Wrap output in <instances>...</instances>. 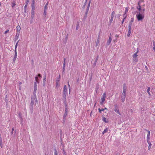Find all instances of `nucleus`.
Here are the masks:
<instances>
[{"instance_id":"nucleus-52","label":"nucleus","mask_w":155,"mask_h":155,"mask_svg":"<svg viewBox=\"0 0 155 155\" xmlns=\"http://www.w3.org/2000/svg\"><path fill=\"white\" fill-rule=\"evenodd\" d=\"M142 7H141L140 8H138V10H139L140 11H141V9H142Z\"/></svg>"},{"instance_id":"nucleus-22","label":"nucleus","mask_w":155,"mask_h":155,"mask_svg":"<svg viewBox=\"0 0 155 155\" xmlns=\"http://www.w3.org/2000/svg\"><path fill=\"white\" fill-rule=\"evenodd\" d=\"M150 87H148L147 88V92L148 93V94H149V95H150Z\"/></svg>"},{"instance_id":"nucleus-49","label":"nucleus","mask_w":155,"mask_h":155,"mask_svg":"<svg viewBox=\"0 0 155 155\" xmlns=\"http://www.w3.org/2000/svg\"><path fill=\"white\" fill-rule=\"evenodd\" d=\"M69 81L68 82V88H69V91H70V84H69Z\"/></svg>"},{"instance_id":"nucleus-20","label":"nucleus","mask_w":155,"mask_h":155,"mask_svg":"<svg viewBox=\"0 0 155 155\" xmlns=\"http://www.w3.org/2000/svg\"><path fill=\"white\" fill-rule=\"evenodd\" d=\"M35 82H36V83H39V80L37 76H36L35 77Z\"/></svg>"},{"instance_id":"nucleus-11","label":"nucleus","mask_w":155,"mask_h":155,"mask_svg":"<svg viewBox=\"0 0 155 155\" xmlns=\"http://www.w3.org/2000/svg\"><path fill=\"white\" fill-rule=\"evenodd\" d=\"M21 28L20 26L18 25L16 27V29L17 31V33L18 34Z\"/></svg>"},{"instance_id":"nucleus-50","label":"nucleus","mask_w":155,"mask_h":155,"mask_svg":"<svg viewBox=\"0 0 155 155\" xmlns=\"http://www.w3.org/2000/svg\"><path fill=\"white\" fill-rule=\"evenodd\" d=\"M31 11H34L35 9V7H31Z\"/></svg>"},{"instance_id":"nucleus-1","label":"nucleus","mask_w":155,"mask_h":155,"mask_svg":"<svg viewBox=\"0 0 155 155\" xmlns=\"http://www.w3.org/2000/svg\"><path fill=\"white\" fill-rule=\"evenodd\" d=\"M138 14L136 15V17L138 21H141L143 19L144 15L141 13L140 12H137Z\"/></svg>"},{"instance_id":"nucleus-51","label":"nucleus","mask_w":155,"mask_h":155,"mask_svg":"<svg viewBox=\"0 0 155 155\" xmlns=\"http://www.w3.org/2000/svg\"><path fill=\"white\" fill-rule=\"evenodd\" d=\"M37 83L36 82H35L34 83V87H37Z\"/></svg>"},{"instance_id":"nucleus-30","label":"nucleus","mask_w":155,"mask_h":155,"mask_svg":"<svg viewBox=\"0 0 155 155\" xmlns=\"http://www.w3.org/2000/svg\"><path fill=\"white\" fill-rule=\"evenodd\" d=\"M138 6H137V9H138V8H140L141 7L140 5V2H138Z\"/></svg>"},{"instance_id":"nucleus-25","label":"nucleus","mask_w":155,"mask_h":155,"mask_svg":"<svg viewBox=\"0 0 155 155\" xmlns=\"http://www.w3.org/2000/svg\"><path fill=\"white\" fill-rule=\"evenodd\" d=\"M44 17L45 18L46 15V10H44V12L43 13Z\"/></svg>"},{"instance_id":"nucleus-14","label":"nucleus","mask_w":155,"mask_h":155,"mask_svg":"<svg viewBox=\"0 0 155 155\" xmlns=\"http://www.w3.org/2000/svg\"><path fill=\"white\" fill-rule=\"evenodd\" d=\"M114 111L117 114H119V115H120V114L119 112V110L118 109V108H115L114 109Z\"/></svg>"},{"instance_id":"nucleus-5","label":"nucleus","mask_w":155,"mask_h":155,"mask_svg":"<svg viewBox=\"0 0 155 155\" xmlns=\"http://www.w3.org/2000/svg\"><path fill=\"white\" fill-rule=\"evenodd\" d=\"M126 98V94H122L121 96V100L122 102H124L125 101Z\"/></svg>"},{"instance_id":"nucleus-26","label":"nucleus","mask_w":155,"mask_h":155,"mask_svg":"<svg viewBox=\"0 0 155 155\" xmlns=\"http://www.w3.org/2000/svg\"><path fill=\"white\" fill-rule=\"evenodd\" d=\"M79 23L78 22L77 23V26L76 27V30H78L79 26Z\"/></svg>"},{"instance_id":"nucleus-8","label":"nucleus","mask_w":155,"mask_h":155,"mask_svg":"<svg viewBox=\"0 0 155 155\" xmlns=\"http://www.w3.org/2000/svg\"><path fill=\"white\" fill-rule=\"evenodd\" d=\"M111 34H110V37H109V39H108V40L107 41V45H110V43L111 42V41L112 40V38L111 37Z\"/></svg>"},{"instance_id":"nucleus-19","label":"nucleus","mask_w":155,"mask_h":155,"mask_svg":"<svg viewBox=\"0 0 155 155\" xmlns=\"http://www.w3.org/2000/svg\"><path fill=\"white\" fill-rule=\"evenodd\" d=\"M89 7H87V10H86V12H85V16H86V17L87 16V13H88V11L89 10Z\"/></svg>"},{"instance_id":"nucleus-10","label":"nucleus","mask_w":155,"mask_h":155,"mask_svg":"<svg viewBox=\"0 0 155 155\" xmlns=\"http://www.w3.org/2000/svg\"><path fill=\"white\" fill-rule=\"evenodd\" d=\"M150 131H148V134L147 136V141H149L150 140Z\"/></svg>"},{"instance_id":"nucleus-21","label":"nucleus","mask_w":155,"mask_h":155,"mask_svg":"<svg viewBox=\"0 0 155 155\" xmlns=\"http://www.w3.org/2000/svg\"><path fill=\"white\" fill-rule=\"evenodd\" d=\"M132 23L130 22L128 26V29H131V26H132Z\"/></svg>"},{"instance_id":"nucleus-39","label":"nucleus","mask_w":155,"mask_h":155,"mask_svg":"<svg viewBox=\"0 0 155 155\" xmlns=\"http://www.w3.org/2000/svg\"><path fill=\"white\" fill-rule=\"evenodd\" d=\"M65 61H66V58H64V59L63 65H64V66H65V64H66Z\"/></svg>"},{"instance_id":"nucleus-44","label":"nucleus","mask_w":155,"mask_h":155,"mask_svg":"<svg viewBox=\"0 0 155 155\" xmlns=\"http://www.w3.org/2000/svg\"><path fill=\"white\" fill-rule=\"evenodd\" d=\"M106 118H105V117H104L103 118V120L106 123H107V122L106 121Z\"/></svg>"},{"instance_id":"nucleus-56","label":"nucleus","mask_w":155,"mask_h":155,"mask_svg":"<svg viewBox=\"0 0 155 155\" xmlns=\"http://www.w3.org/2000/svg\"><path fill=\"white\" fill-rule=\"evenodd\" d=\"M63 151L64 152L63 155H66V154H65V150L64 149L63 150Z\"/></svg>"},{"instance_id":"nucleus-16","label":"nucleus","mask_w":155,"mask_h":155,"mask_svg":"<svg viewBox=\"0 0 155 155\" xmlns=\"http://www.w3.org/2000/svg\"><path fill=\"white\" fill-rule=\"evenodd\" d=\"M108 130V128H106L105 129L104 131H103V133H102V134H104L105 133H106V132H107Z\"/></svg>"},{"instance_id":"nucleus-34","label":"nucleus","mask_w":155,"mask_h":155,"mask_svg":"<svg viewBox=\"0 0 155 155\" xmlns=\"http://www.w3.org/2000/svg\"><path fill=\"white\" fill-rule=\"evenodd\" d=\"M18 116H19V117H20L21 118V119H22V114L21 113H19L18 114Z\"/></svg>"},{"instance_id":"nucleus-61","label":"nucleus","mask_w":155,"mask_h":155,"mask_svg":"<svg viewBox=\"0 0 155 155\" xmlns=\"http://www.w3.org/2000/svg\"><path fill=\"white\" fill-rule=\"evenodd\" d=\"M31 7H35V4H31Z\"/></svg>"},{"instance_id":"nucleus-57","label":"nucleus","mask_w":155,"mask_h":155,"mask_svg":"<svg viewBox=\"0 0 155 155\" xmlns=\"http://www.w3.org/2000/svg\"><path fill=\"white\" fill-rule=\"evenodd\" d=\"M31 4H35V1L34 0H32Z\"/></svg>"},{"instance_id":"nucleus-6","label":"nucleus","mask_w":155,"mask_h":155,"mask_svg":"<svg viewBox=\"0 0 155 155\" xmlns=\"http://www.w3.org/2000/svg\"><path fill=\"white\" fill-rule=\"evenodd\" d=\"M31 101H33V102H37L36 97L35 95L32 96L31 97Z\"/></svg>"},{"instance_id":"nucleus-40","label":"nucleus","mask_w":155,"mask_h":155,"mask_svg":"<svg viewBox=\"0 0 155 155\" xmlns=\"http://www.w3.org/2000/svg\"><path fill=\"white\" fill-rule=\"evenodd\" d=\"M27 4L25 5L24 7V11L25 12H26V7H27Z\"/></svg>"},{"instance_id":"nucleus-64","label":"nucleus","mask_w":155,"mask_h":155,"mask_svg":"<svg viewBox=\"0 0 155 155\" xmlns=\"http://www.w3.org/2000/svg\"><path fill=\"white\" fill-rule=\"evenodd\" d=\"M126 18V16H125V17H124V18L123 19V21H123V22L124 21V20Z\"/></svg>"},{"instance_id":"nucleus-33","label":"nucleus","mask_w":155,"mask_h":155,"mask_svg":"<svg viewBox=\"0 0 155 155\" xmlns=\"http://www.w3.org/2000/svg\"><path fill=\"white\" fill-rule=\"evenodd\" d=\"M15 5H16V4H15V2H13L12 3V8H13Z\"/></svg>"},{"instance_id":"nucleus-45","label":"nucleus","mask_w":155,"mask_h":155,"mask_svg":"<svg viewBox=\"0 0 155 155\" xmlns=\"http://www.w3.org/2000/svg\"><path fill=\"white\" fill-rule=\"evenodd\" d=\"M18 42L16 43V45L15 46V50L16 51V48H17V44H18Z\"/></svg>"},{"instance_id":"nucleus-12","label":"nucleus","mask_w":155,"mask_h":155,"mask_svg":"<svg viewBox=\"0 0 155 155\" xmlns=\"http://www.w3.org/2000/svg\"><path fill=\"white\" fill-rule=\"evenodd\" d=\"M67 114H68V109H67V108H65V113H64V118L65 117Z\"/></svg>"},{"instance_id":"nucleus-17","label":"nucleus","mask_w":155,"mask_h":155,"mask_svg":"<svg viewBox=\"0 0 155 155\" xmlns=\"http://www.w3.org/2000/svg\"><path fill=\"white\" fill-rule=\"evenodd\" d=\"M145 11V9L144 7H142V8L141 11V13L143 14H144V12Z\"/></svg>"},{"instance_id":"nucleus-63","label":"nucleus","mask_w":155,"mask_h":155,"mask_svg":"<svg viewBox=\"0 0 155 155\" xmlns=\"http://www.w3.org/2000/svg\"><path fill=\"white\" fill-rule=\"evenodd\" d=\"M114 16V15H111V18H113Z\"/></svg>"},{"instance_id":"nucleus-27","label":"nucleus","mask_w":155,"mask_h":155,"mask_svg":"<svg viewBox=\"0 0 155 155\" xmlns=\"http://www.w3.org/2000/svg\"><path fill=\"white\" fill-rule=\"evenodd\" d=\"M48 4V2H47L46 5H45L44 7V10H47V6Z\"/></svg>"},{"instance_id":"nucleus-47","label":"nucleus","mask_w":155,"mask_h":155,"mask_svg":"<svg viewBox=\"0 0 155 155\" xmlns=\"http://www.w3.org/2000/svg\"><path fill=\"white\" fill-rule=\"evenodd\" d=\"M134 20V18H132L131 19L130 21V22L132 23L133 22Z\"/></svg>"},{"instance_id":"nucleus-59","label":"nucleus","mask_w":155,"mask_h":155,"mask_svg":"<svg viewBox=\"0 0 155 155\" xmlns=\"http://www.w3.org/2000/svg\"><path fill=\"white\" fill-rule=\"evenodd\" d=\"M34 91H35L37 90V87H34Z\"/></svg>"},{"instance_id":"nucleus-3","label":"nucleus","mask_w":155,"mask_h":155,"mask_svg":"<svg viewBox=\"0 0 155 155\" xmlns=\"http://www.w3.org/2000/svg\"><path fill=\"white\" fill-rule=\"evenodd\" d=\"M106 97V93L105 92L103 94L101 97V103H100L101 105H102L103 104V103L104 101L105 100V98Z\"/></svg>"},{"instance_id":"nucleus-43","label":"nucleus","mask_w":155,"mask_h":155,"mask_svg":"<svg viewBox=\"0 0 155 155\" xmlns=\"http://www.w3.org/2000/svg\"><path fill=\"white\" fill-rule=\"evenodd\" d=\"M45 75L43 76V78H44L43 80H44L45 81V80L46 79V74H45Z\"/></svg>"},{"instance_id":"nucleus-7","label":"nucleus","mask_w":155,"mask_h":155,"mask_svg":"<svg viewBox=\"0 0 155 155\" xmlns=\"http://www.w3.org/2000/svg\"><path fill=\"white\" fill-rule=\"evenodd\" d=\"M17 57V51L15 50V55L13 59V61L14 63H15V61L16 60V58Z\"/></svg>"},{"instance_id":"nucleus-24","label":"nucleus","mask_w":155,"mask_h":155,"mask_svg":"<svg viewBox=\"0 0 155 155\" xmlns=\"http://www.w3.org/2000/svg\"><path fill=\"white\" fill-rule=\"evenodd\" d=\"M138 51H137L133 55V58H137V54L138 52Z\"/></svg>"},{"instance_id":"nucleus-58","label":"nucleus","mask_w":155,"mask_h":155,"mask_svg":"<svg viewBox=\"0 0 155 155\" xmlns=\"http://www.w3.org/2000/svg\"><path fill=\"white\" fill-rule=\"evenodd\" d=\"M9 30H8L6 31L5 32V34H6L7 33L8 31H9Z\"/></svg>"},{"instance_id":"nucleus-28","label":"nucleus","mask_w":155,"mask_h":155,"mask_svg":"<svg viewBox=\"0 0 155 155\" xmlns=\"http://www.w3.org/2000/svg\"><path fill=\"white\" fill-rule=\"evenodd\" d=\"M113 18H110V20H109V25H110V24H111L112 21H113Z\"/></svg>"},{"instance_id":"nucleus-32","label":"nucleus","mask_w":155,"mask_h":155,"mask_svg":"<svg viewBox=\"0 0 155 155\" xmlns=\"http://www.w3.org/2000/svg\"><path fill=\"white\" fill-rule=\"evenodd\" d=\"M55 152L54 153V155H58V153L57 150L55 149L54 150Z\"/></svg>"},{"instance_id":"nucleus-9","label":"nucleus","mask_w":155,"mask_h":155,"mask_svg":"<svg viewBox=\"0 0 155 155\" xmlns=\"http://www.w3.org/2000/svg\"><path fill=\"white\" fill-rule=\"evenodd\" d=\"M100 42V38H99V36L97 38L96 42V46H99V44Z\"/></svg>"},{"instance_id":"nucleus-35","label":"nucleus","mask_w":155,"mask_h":155,"mask_svg":"<svg viewBox=\"0 0 155 155\" xmlns=\"http://www.w3.org/2000/svg\"><path fill=\"white\" fill-rule=\"evenodd\" d=\"M128 7H126L125 9V14H126L128 11Z\"/></svg>"},{"instance_id":"nucleus-46","label":"nucleus","mask_w":155,"mask_h":155,"mask_svg":"<svg viewBox=\"0 0 155 155\" xmlns=\"http://www.w3.org/2000/svg\"><path fill=\"white\" fill-rule=\"evenodd\" d=\"M98 110H99V111L100 112V113H101V111H104V109H102L101 110L99 108V109H98Z\"/></svg>"},{"instance_id":"nucleus-31","label":"nucleus","mask_w":155,"mask_h":155,"mask_svg":"<svg viewBox=\"0 0 155 155\" xmlns=\"http://www.w3.org/2000/svg\"><path fill=\"white\" fill-rule=\"evenodd\" d=\"M45 81H46V80H45V81L44 80H43V83L42 84V85L44 87L45 86Z\"/></svg>"},{"instance_id":"nucleus-2","label":"nucleus","mask_w":155,"mask_h":155,"mask_svg":"<svg viewBox=\"0 0 155 155\" xmlns=\"http://www.w3.org/2000/svg\"><path fill=\"white\" fill-rule=\"evenodd\" d=\"M63 94V97L65 99L66 95L67 94V88L66 85H64V86Z\"/></svg>"},{"instance_id":"nucleus-60","label":"nucleus","mask_w":155,"mask_h":155,"mask_svg":"<svg viewBox=\"0 0 155 155\" xmlns=\"http://www.w3.org/2000/svg\"><path fill=\"white\" fill-rule=\"evenodd\" d=\"M38 76L39 77H41V74H38Z\"/></svg>"},{"instance_id":"nucleus-36","label":"nucleus","mask_w":155,"mask_h":155,"mask_svg":"<svg viewBox=\"0 0 155 155\" xmlns=\"http://www.w3.org/2000/svg\"><path fill=\"white\" fill-rule=\"evenodd\" d=\"M35 102H33V101H31V103H30V105L31 106H32L34 104Z\"/></svg>"},{"instance_id":"nucleus-41","label":"nucleus","mask_w":155,"mask_h":155,"mask_svg":"<svg viewBox=\"0 0 155 155\" xmlns=\"http://www.w3.org/2000/svg\"><path fill=\"white\" fill-rule=\"evenodd\" d=\"M98 58H99V56H98V55H97V58H96L95 59V61H96V62H97V61L98 59Z\"/></svg>"},{"instance_id":"nucleus-4","label":"nucleus","mask_w":155,"mask_h":155,"mask_svg":"<svg viewBox=\"0 0 155 155\" xmlns=\"http://www.w3.org/2000/svg\"><path fill=\"white\" fill-rule=\"evenodd\" d=\"M127 87L125 84H123V92L122 94H126V91Z\"/></svg>"},{"instance_id":"nucleus-15","label":"nucleus","mask_w":155,"mask_h":155,"mask_svg":"<svg viewBox=\"0 0 155 155\" xmlns=\"http://www.w3.org/2000/svg\"><path fill=\"white\" fill-rule=\"evenodd\" d=\"M34 15H35L34 11H31V17L32 18H33L34 17Z\"/></svg>"},{"instance_id":"nucleus-53","label":"nucleus","mask_w":155,"mask_h":155,"mask_svg":"<svg viewBox=\"0 0 155 155\" xmlns=\"http://www.w3.org/2000/svg\"><path fill=\"white\" fill-rule=\"evenodd\" d=\"M115 15V12L114 11H113L111 13V15Z\"/></svg>"},{"instance_id":"nucleus-38","label":"nucleus","mask_w":155,"mask_h":155,"mask_svg":"<svg viewBox=\"0 0 155 155\" xmlns=\"http://www.w3.org/2000/svg\"><path fill=\"white\" fill-rule=\"evenodd\" d=\"M65 66L64 65H63V72H64L65 70Z\"/></svg>"},{"instance_id":"nucleus-23","label":"nucleus","mask_w":155,"mask_h":155,"mask_svg":"<svg viewBox=\"0 0 155 155\" xmlns=\"http://www.w3.org/2000/svg\"><path fill=\"white\" fill-rule=\"evenodd\" d=\"M131 29H129V31L128 32V34H127V36L128 37H129L130 36V34H131Z\"/></svg>"},{"instance_id":"nucleus-13","label":"nucleus","mask_w":155,"mask_h":155,"mask_svg":"<svg viewBox=\"0 0 155 155\" xmlns=\"http://www.w3.org/2000/svg\"><path fill=\"white\" fill-rule=\"evenodd\" d=\"M147 142L148 143L149 145L148 147V150H150L151 148L152 144L149 141H147Z\"/></svg>"},{"instance_id":"nucleus-42","label":"nucleus","mask_w":155,"mask_h":155,"mask_svg":"<svg viewBox=\"0 0 155 155\" xmlns=\"http://www.w3.org/2000/svg\"><path fill=\"white\" fill-rule=\"evenodd\" d=\"M91 0H90V1H89V3H88V5L87 7H90V3H91Z\"/></svg>"},{"instance_id":"nucleus-54","label":"nucleus","mask_w":155,"mask_h":155,"mask_svg":"<svg viewBox=\"0 0 155 155\" xmlns=\"http://www.w3.org/2000/svg\"><path fill=\"white\" fill-rule=\"evenodd\" d=\"M114 106H115V108H117V104H115Z\"/></svg>"},{"instance_id":"nucleus-55","label":"nucleus","mask_w":155,"mask_h":155,"mask_svg":"<svg viewBox=\"0 0 155 155\" xmlns=\"http://www.w3.org/2000/svg\"><path fill=\"white\" fill-rule=\"evenodd\" d=\"M14 130V128H12V131L11 132L12 134H13Z\"/></svg>"},{"instance_id":"nucleus-18","label":"nucleus","mask_w":155,"mask_h":155,"mask_svg":"<svg viewBox=\"0 0 155 155\" xmlns=\"http://www.w3.org/2000/svg\"><path fill=\"white\" fill-rule=\"evenodd\" d=\"M59 80H57L56 82V87H59L60 86L59 84Z\"/></svg>"},{"instance_id":"nucleus-37","label":"nucleus","mask_w":155,"mask_h":155,"mask_svg":"<svg viewBox=\"0 0 155 155\" xmlns=\"http://www.w3.org/2000/svg\"><path fill=\"white\" fill-rule=\"evenodd\" d=\"M134 61H135V62H136L137 61V58H133Z\"/></svg>"},{"instance_id":"nucleus-29","label":"nucleus","mask_w":155,"mask_h":155,"mask_svg":"<svg viewBox=\"0 0 155 155\" xmlns=\"http://www.w3.org/2000/svg\"><path fill=\"white\" fill-rule=\"evenodd\" d=\"M0 146L1 148L2 147V139L0 138Z\"/></svg>"},{"instance_id":"nucleus-62","label":"nucleus","mask_w":155,"mask_h":155,"mask_svg":"<svg viewBox=\"0 0 155 155\" xmlns=\"http://www.w3.org/2000/svg\"><path fill=\"white\" fill-rule=\"evenodd\" d=\"M22 84V83L21 82H20L19 84V86H20V85L21 84Z\"/></svg>"},{"instance_id":"nucleus-48","label":"nucleus","mask_w":155,"mask_h":155,"mask_svg":"<svg viewBox=\"0 0 155 155\" xmlns=\"http://www.w3.org/2000/svg\"><path fill=\"white\" fill-rule=\"evenodd\" d=\"M97 62H96V61H95L94 63L93 64V66H94V67H95V66H96V63H97Z\"/></svg>"}]
</instances>
